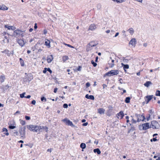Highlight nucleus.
<instances>
[{
	"label": "nucleus",
	"mask_w": 160,
	"mask_h": 160,
	"mask_svg": "<svg viewBox=\"0 0 160 160\" xmlns=\"http://www.w3.org/2000/svg\"><path fill=\"white\" fill-rule=\"evenodd\" d=\"M119 73V71L117 70H114L108 72L106 74V75L109 77L116 75Z\"/></svg>",
	"instance_id": "obj_1"
},
{
	"label": "nucleus",
	"mask_w": 160,
	"mask_h": 160,
	"mask_svg": "<svg viewBox=\"0 0 160 160\" xmlns=\"http://www.w3.org/2000/svg\"><path fill=\"white\" fill-rule=\"evenodd\" d=\"M149 128H150V126L149 123H146L142 124V125L139 126V128L140 129H142L144 130H146Z\"/></svg>",
	"instance_id": "obj_2"
},
{
	"label": "nucleus",
	"mask_w": 160,
	"mask_h": 160,
	"mask_svg": "<svg viewBox=\"0 0 160 160\" xmlns=\"http://www.w3.org/2000/svg\"><path fill=\"white\" fill-rule=\"evenodd\" d=\"M62 121L68 125H69L73 128H78L76 126L73 124L71 121L67 118H65L64 119H63Z\"/></svg>",
	"instance_id": "obj_3"
},
{
	"label": "nucleus",
	"mask_w": 160,
	"mask_h": 160,
	"mask_svg": "<svg viewBox=\"0 0 160 160\" xmlns=\"http://www.w3.org/2000/svg\"><path fill=\"white\" fill-rule=\"evenodd\" d=\"M158 123L157 122L155 121H153L151 122V124L150 125V128H158Z\"/></svg>",
	"instance_id": "obj_4"
},
{
	"label": "nucleus",
	"mask_w": 160,
	"mask_h": 160,
	"mask_svg": "<svg viewBox=\"0 0 160 160\" xmlns=\"http://www.w3.org/2000/svg\"><path fill=\"white\" fill-rule=\"evenodd\" d=\"M136 43V40L135 38L132 39L129 42V44L135 47Z\"/></svg>",
	"instance_id": "obj_5"
},
{
	"label": "nucleus",
	"mask_w": 160,
	"mask_h": 160,
	"mask_svg": "<svg viewBox=\"0 0 160 160\" xmlns=\"http://www.w3.org/2000/svg\"><path fill=\"white\" fill-rule=\"evenodd\" d=\"M32 128H34L35 129V132H40V129L41 128V126H31Z\"/></svg>",
	"instance_id": "obj_6"
},
{
	"label": "nucleus",
	"mask_w": 160,
	"mask_h": 160,
	"mask_svg": "<svg viewBox=\"0 0 160 160\" xmlns=\"http://www.w3.org/2000/svg\"><path fill=\"white\" fill-rule=\"evenodd\" d=\"M96 28L97 27L96 26V25L95 24H91L89 26L88 30L93 31L95 30L96 29Z\"/></svg>",
	"instance_id": "obj_7"
},
{
	"label": "nucleus",
	"mask_w": 160,
	"mask_h": 160,
	"mask_svg": "<svg viewBox=\"0 0 160 160\" xmlns=\"http://www.w3.org/2000/svg\"><path fill=\"white\" fill-rule=\"evenodd\" d=\"M145 118L144 116L143 115H139L138 116V118L137 120V122H139L141 121H143L144 120Z\"/></svg>",
	"instance_id": "obj_8"
},
{
	"label": "nucleus",
	"mask_w": 160,
	"mask_h": 160,
	"mask_svg": "<svg viewBox=\"0 0 160 160\" xmlns=\"http://www.w3.org/2000/svg\"><path fill=\"white\" fill-rule=\"evenodd\" d=\"M88 44L89 46H90L91 47H92L96 46L98 44V43L97 42L92 41L90 42Z\"/></svg>",
	"instance_id": "obj_9"
},
{
	"label": "nucleus",
	"mask_w": 160,
	"mask_h": 160,
	"mask_svg": "<svg viewBox=\"0 0 160 160\" xmlns=\"http://www.w3.org/2000/svg\"><path fill=\"white\" fill-rule=\"evenodd\" d=\"M53 58L52 55H48L47 56V61L48 63H50L53 60Z\"/></svg>",
	"instance_id": "obj_10"
},
{
	"label": "nucleus",
	"mask_w": 160,
	"mask_h": 160,
	"mask_svg": "<svg viewBox=\"0 0 160 160\" xmlns=\"http://www.w3.org/2000/svg\"><path fill=\"white\" fill-rule=\"evenodd\" d=\"M6 79L5 76L4 74H2L0 76V84L2 83L5 81Z\"/></svg>",
	"instance_id": "obj_11"
},
{
	"label": "nucleus",
	"mask_w": 160,
	"mask_h": 160,
	"mask_svg": "<svg viewBox=\"0 0 160 160\" xmlns=\"http://www.w3.org/2000/svg\"><path fill=\"white\" fill-rule=\"evenodd\" d=\"M153 98V95H149V96H147L145 97V99L146 98L147 99V101L146 103H148L149 101L151 100Z\"/></svg>",
	"instance_id": "obj_12"
},
{
	"label": "nucleus",
	"mask_w": 160,
	"mask_h": 160,
	"mask_svg": "<svg viewBox=\"0 0 160 160\" xmlns=\"http://www.w3.org/2000/svg\"><path fill=\"white\" fill-rule=\"evenodd\" d=\"M124 116V114L122 111L120 112L118 114L117 117L118 118H120L121 119H122Z\"/></svg>",
	"instance_id": "obj_13"
},
{
	"label": "nucleus",
	"mask_w": 160,
	"mask_h": 160,
	"mask_svg": "<svg viewBox=\"0 0 160 160\" xmlns=\"http://www.w3.org/2000/svg\"><path fill=\"white\" fill-rule=\"evenodd\" d=\"M45 45L48 48H50L51 47L50 44V42L49 40H48L47 39H46L45 40Z\"/></svg>",
	"instance_id": "obj_14"
},
{
	"label": "nucleus",
	"mask_w": 160,
	"mask_h": 160,
	"mask_svg": "<svg viewBox=\"0 0 160 160\" xmlns=\"http://www.w3.org/2000/svg\"><path fill=\"white\" fill-rule=\"evenodd\" d=\"M85 98H87L90 99L92 100H94V97L92 95H88L87 94L85 96Z\"/></svg>",
	"instance_id": "obj_15"
},
{
	"label": "nucleus",
	"mask_w": 160,
	"mask_h": 160,
	"mask_svg": "<svg viewBox=\"0 0 160 160\" xmlns=\"http://www.w3.org/2000/svg\"><path fill=\"white\" fill-rule=\"evenodd\" d=\"M22 32L21 31L19 30H15L14 32V34L15 35H21L22 34Z\"/></svg>",
	"instance_id": "obj_16"
},
{
	"label": "nucleus",
	"mask_w": 160,
	"mask_h": 160,
	"mask_svg": "<svg viewBox=\"0 0 160 160\" xmlns=\"http://www.w3.org/2000/svg\"><path fill=\"white\" fill-rule=\"evenodd\" d=\"M121 65H122V66L123 67V69L125 71V72H126V69L129 68V65L128 64H124L122 63H121Z\"/></svg>",
	"instance_id": "obj_17"
},
{
	"label": "nucleus",
	"mask_w": 160,
	"mask_h": 160,
	"mask_svg": "<svg viewBox=\"0 0 160 160\" xmlns=\"http://www.w3.org/2000/svg\"><path fill=\"white\" fill-rule=\"evenodd\" d=\"M98 113L100 114H104L105 110L102 108H100L98 109Z\"/></svg>",
	"instance_id": "obj_18"
},
{
	"label": "nucleus",
	"mask_w": 160,
	"mask_h": 160,
	"mask_svg": "<svg viewBox=\"0 0 160 160\" xmlns=\"http://www.w3.org/2000/svg\"><path fill=\"white\" fill-rule=\"evenodd\" d=\"M2 53H5L7 54V55L8 56H10L11 54V52H9V51L8 50H5L3 51L2 52Z\"/></svg>",
	"instance_id": "obj_19"
},
{
	"label": "nucleus",
	"mask_w": 160,
	"mask_h": 160,
	"mask_svg": "<svg viewBox=\"0 0 160 160\" xmlns=\"http://www.w3.org/2000/svg\"><path fill=\"white\" fill-rule=\"evenodd\" d=\"M5 28H8V29L9 30L12 29L13 30L15 29V28L14 27H13L12 26H10L8 25H5Z\"/></svg>",
	"instance_id": "obj_20"
},
{
	"label": "nucleus",
	"mask_w": 160,
	"mask_h": 160,
	"mask_svg": "<svg viewBox=\"0 0 160 160\" xmlns=\"http://www.w3.org/2000/svg\"><path fill=\"white\" fill-rule=\"evenodd\" d=\"M18 43L21 47L23 46V45L24 44V41L23 40H21V39L19 40L18 41Z\"/></svg>",
	"instance_id": "obj_21"
},
{
	"label": "nucleus",
	"mask_w": 160,
	"mask_h": 160,
	"mask_svg": "<svg viewBox=\"0 0 160 160\" xmlns=\"http://www.w3.org/2000/svg\"><path fill=\"white\" fill-rule=\"evenodd\" d=\"M131 117L132 118V119H131V121L132 123H129V124L130 126H132L133 125V123H136L137 122V121L135 120H134L133 119V117L132 116H131Z\"/></svg>",
	"instance_id": "obj_22"
},
{
	"label": "nucleus",
	"mask_w": 160,
	"mask_h": 160,
	"mask_svg": "<svg viewBox=\"0 0 160 160\" xmlns=\"http://www.w3.org/2000/svg\"><path fill=\"white\" fill-rule=\"evenodd\" d=\"M2 132H3V133L7 136L9 134V133L8 132V130L5 128H3L2 129Z\"/></svg>",
	"instance_id": "obj_23"
},
{
	"label": "nucleus",
	"mask_w": 160,
	"mask_h": 160,
	"mask_svg": "<svg viewBox=\"0 0 160 160\" xmlns=\"http://www.w3.org/2000/svg\"><path fill=\"white\" fill-rule=\"evenodd\" d=\"M41 128L40 129V132L45 131L47 132L48 131V128L46 127L41 126Z\"/></svg>",
	"instance_id": "obj_24"
},
{
	"label": "nucleus",
	"mask_w": 160,
	"mask_h": 160,
	"mask_svg": "<svg viewBox=\"0 0 160 160\" xmlns=\"http://www.w3.org/2000/svg\"><path fill=\"white\" fill-rule=\"evenodd\" d=\"M8 8L5 5H2L0 6V10H7Z\"/></svg>",
	"instance_id": "obj_25"
},
{
	"label": "nucleus",
	"mask_w": 160,
	"mask_h": 160,
	"mask_svg": "<svg viewBox=\"0 0 160 160\" xmlns=\"http://www.w3.org/2000/svg\"><path fill=\"white\" fill-rule=\"evenodd\" d=\"M31 126H35V125H29L27 126V127L28 128L30 131L33 132H35V129H34V128H32L31 127H30Z\"/></svg>",
	"instance_id": "obj_26"
},
{
	"label": "nucleus",
	"mask_w": 160,
	"mask_h": 160,
	"mask_svg": "<svg viewBox=\"0 0 160 160\" xmlns=\"http://www.w3.org/2000/svg\"><path fill=\"white\" fill-rule=\"evenodd\" d=\"M93 152L95 153H97L98 154H100L101 153V151L98 148L94 149Z\"/></svg>",
	"instance_id": "obj_27"
},
{
	"label": "nucleus",
	"mask_w": 160,
	"mask_h": 160,
	"mask_svg": "<svg viewBox=\"0 0 160 160\" xmlns=\"http://www.w3.org/2000/svg\"><path fill=\"white\" fill-rule=\"evenodd\" d=\"M152 84V82L150 81H147L144 84V85L145 86L148 87Z\"/></svg>",
	"instance_id": "obj_28"
},
{
	"label": "nucleus",
	"mask_w": 160,
	"mask_h": 160,
	"mask_svg": "<svg viewBox=\"0 0 160 160\" xmlns=\"http://www.w3.org/2000/svg\"><path fill=\"white\" fill-rule=\"evenodd\" d=\"M92 47H91L90 46H89V44L87 45V48H86V51H89L90 50H91L92 49Z\"/></svg>",
	"instance_id": "obj_29"
},
{
	"label": "nucleus",
	"mask_w": 160,
	"mask_h": 160,
	"mask_svg": "<svg viewBox=\"0 0 160 160\" xmlns=\"http://www.w3.org/2000/svg\"><path fill=\"white\" fill-rule=\"evenodd\" d=\"M86 146L85 143H82L80 145V147L82 149H84L86 148Z\"/></svg>",
	"instance_id": "obj_30"
},
{
	"label": "nucleus",
	"mask_w": 160,
	"mask_h": 160,
	"mask_svg": "<svg viewBox=\"0 0 160 160\" xmlns=\"http://www.w3.org/2000/svg\"><path fill=\"white\" fill-rule=\"evenodd\" d=\"M22 134H21V137L22 138L21 139H23L24 138H25V131L23 130L22 131Z\"/></svg>",
	"instance_id": "obj_31"
},
{
	"label": "nucleus",
	"mask_w": 160,
	"mask_h": 160,
	"mask_svg": "<svg viewBox=\"0 0 160 160\" xmlns=\"http://www.w3.org/2000/svg\"><path fill=\"white\" fill-rule=\"evenodd\" d=\"M19 61L21 66H23L24 65V63L23 60L22 59V58H19Z\"/></svg>",
	"instance_id": "obj_32"
},
{
	"label": "nucleus",
	"mask_w": 160,
	"mask_h": 160,
	"mask_svg": "<svg viewBox=\"0 0 160 160\" xmlns=\"http://www.w3.org/2000/svg\"><path fill=\"white\" fill-rule=\"evenodd\" d=\"M129 32L132 35L134 32L133 29L132 28H131L128 30Z\"/></svg>",
	"instance_id": "obj_33"
},
{
	"label": "nucleus",
	"mask_w": 160,
	"mask_h": 160,
	"mask_svg": "<svg viewBox=\"0 0 160 160\" xmlns=\"http://www.w3.org/2000/svg\"><path fill=\"white\" fill-rule=\"evenodd\" d=\"M130 98L129 97H127L125 100V102L126 103H128L130 102Z\"/></svg>",
	"instance_id": "obj_34"
},
{
	"label": "nucleus",
	"mask_w": 160,
	"mask_h": 160,
	"mask_svg": "<svg viewBox=\"0 0 160 160\" xmlns=\"http://www.w3.org/2000/svg\"><path fill=\"white\" fill-rule=\"evenodd\" d=\"M110 58L111 60V62H112V63H111L110 64H111L110 67L111 68H112L114 66V59H112L111 57H110Z\"/></svg>",
	"instance_id": "obj_35"
},
{
	"label": "nucleus",
	"mask_w": 160,
	"mask_h": 160,
	"mask_svg": "<svg viewBox=\"0 0 160 160\" xmlns=\"http://www.w3.org/2000/svg\"><path fill=\"white\" fill-rule=\"evenodd\" d=\"M62 59H63V62H65L66 60H67L68 59V56H65L62 57Z\"/></svg>",
	"instance_id": "obj_36"
},
{
	"label": "nucleus",
	"mask_w": 160,
	"mask_h": 160,
	"mask_svg": "<svg viewBox=\"0 0 160 160\" xmlns=\"http://www.w3.org/2000/svg\"><path fill=\"white\" fill-rule=\"evenodd\" d=\"M112 1L117 2V3H121L124 1V0H112Z\"/></svg>",
	"instance_id": "obj_37"
},
{
	"label": "nucleus",
	"mask_w": 160,
	"mask_h": 160,
	"mask_svg": "<svg viewBox=\"0 0 160 160\" xmlns=\"http://www.w3.org/2000/svg\"><path fill=\"white\" fill-rule=\"evenodd\" d=\"M155 94L157 96H160V91L159 90L157 91Z\"/></svg>",
	"instance_id": "obj_38"
},
{
	"label": "nucleus",
	"mask_w": 160,
	"mask_h": 160,
	"mask_svg": "<svg viewBox=\"0 0 160 160\" xmlns=\"http://www.w3.org/2000/svg\"><path fill=\"white\" fill-rule=\"evenodd\" d=\"M91 63L93 65L94 67H96L97 65V64L94 62L93 60L91 61Z\"/></svg>",
	"instance_id": "obj_39"
},
{
	"label": "nucleus",
	"mask_w": 160,
	"mask_h": 160,
	"mask_svg": "<svg viewBox=\"0 0 160 160\" xmlns=\"http://www.w3.org/2000/svg\"><path fill=\"white\" fill-rule=\"evenodd\" d=\"M20 123L22 125H24L25 124V122L23 120H20Z\"/></svg>",
	"instance_id": "obj_40"
},
{
	"label": "nucleus",
	"mask_w": 160,
	"mask_h": 160,
	"mask_svg": "<svg viewBox=\"0 0 160 160\" xmlns=\"http://www.w3.org/2000/svg\"><path fill=\"white\" fill-rule=\"evenodd\" d=\"M25 92H23V93L20 94V97L21 98H22L24 97H25L24 96V95L25 94Z\"/></svg>",
	"instance_id": "obj_41"
},
{
	"label": "nucleus",
	"mask_w": 160,
	"mask_h": 160,
	"mask_svg": "<svg viewBox=\"0 0 160 160\" xmlns=\"http://www.w3.org/2000/svg\"><path fill=\"white\" fill-rule=\"evenodd\" d=\"M16 128V127L14 126L10 125L9 126V128L10 129H13Z\"/></svg>",
	"instance_id": "obj_42"
},
{
	"label": "nucleus",
	"mask_w": 160,
	"mask_h": 160,
	"mask_svg": "<svg viewBox=\"0 0 160 160\" xmlns=\"http://www.w3.org/2000/svg\"><path fill=\"white\" fill-rule=\"evenodd\" d=\"M129 117L128 116H127L126 117V119H127V123H128L129 122Z\"/></svg>",
	"instance_id": "obj_43"
},
{
	"label": "nucleus",
	"mask_w": 160,
	"mask_h": 160,
	"mask_svg": "<svg viewBox=\"0 0 160 160\" xmlns=\"http://www.w3.org/2000/svg\"><path fill=\"white\" fill-rule=\"evenodd\" d=\"M44 100H45V102H46V98L44 97H42L41 98V100L42 101H43Z\"/></svg>",
	"instance_id": "obj_44"
},
{
	"label": "nucleus",
	"mask_w": 160,
	"mask_h": 160,
	"mask_svg": "<svg viewBox=\"0 0 160 160\" xmlns=\"http://www.w3.org/2000/svg\"><path fill=\"white\" fill-rule=\"evenodd\" d=\"M68 107V105L66 103L64 104L63 105V107L64 108H67Z\"/></svg>",
	"instance_id": "obj_45"
},
{
	"label": "nucleus",
	"mask_w": 160,
	"mask_h": 160,
	"mask_svg": "<svg viewBox=\"0 0 160 160\" xmlns=\"http://www.w3.org/2000/svg\"><path fill=\"white\" fill-rule=\"evenodd\" d=\"M25 118L27 120H29L30 119V117L29 116H25Z\"/></svg>",
	"instance_id": "obj_46"
},
{
	"label": "nucleus",
	"mask_w": 160,
	"mask_h": 160,
	"mask_svg": "<svg viewBox=\"0 0 160 160\" xmlns=\"http://www.w3.org/2000/svg\"><path fill=\"white\" fill-rule=\"evenodd\" d=\"M86 85L87 87H89L90 85V84L89 82H87L86 84Z\"/></svg>",
	"instance_id": "obj_47"
},
{
	"label": "nucleus",
	"mask_w": 160,
	"mask_h": 160,
	"mask_svg": "<svg viewBox=\"0 0 160 160\" xmlns=\"http://www.w3.org/2000/svg\"><path fill=\"white\" fill-rule=\"evenodd\" d=\"M82 67L80 66H79L77 70L78 71H81V70Z\"/></svg>",
	"instance_id": "obj_48"
},
{
	"label": "nucleus",
	"mask_w": 160,
	"mask_h": 160,
	"mask_svg": "<svg viewBox=\"0 0 160 160\" xmlns=\"http://www.w3.org/2000/svg\"><path fill=\"white\" fill-rule=\"evenodd\" d=\"M47 71V68H44V70H43V72L44 73H45Z\"/></svg>",
	"instance_id": "obj_49"
},
{
	"label": "nucleus",
	"mask_w": 160,
	"mask_h": 160,
	"mask_svg": "<svg viewBox=\"0 0 160 160\" xmlns=\"http://www.w3.org/2000/svg\"><path fill=\"white\" fill-rule=\"evenodd\" d=\"M47 71H48L50 73H52V70L50 69V68H47Z\"/></svg>",
	"instance_id": "obj_50"
},
{
	"label": "nucleus",
	"mask_w": 160,
	"mask_h": 160,
	"mask_svg": "<svg viewBox=\"0 0 160 160\" xmlns=\"http://www.w3.org/2000/svg\"><path fill=\"white\" fill-rule=\"evenodd\" d=\"M36 101L35 100H33L32 101L31 103H32V104L33 105H35V104L36 103Z\"/></svg>",
	"instance_id": "obj_51"
},
{
	"label": "nucleus",
	"mask_w": 160,
	"mask_h": 160,
	"mask_svg": "<svg viewBox=\"0 0 160 160\" xmlns=\"http://www.w3.org/2000/svg\"><path fill=\"white\" fill-rule=\"evenodd\" d=\"M57 90H58V88H55L54 89V93H56L57 91Z\"/></svg>",
	"instance_id": "obj_52"
},
{
	"label": "nucleus",
	"mask_w": 160,
	"mask_h": 160,
	"mask_svg": "<svg viewBox=\"0 0 160 160\" xmlns=\"http://www.w3.org/2000/svg\"><path fill=\"white\" fill-rule=\"evenodd\" d=\"M67 46H68V47H70L71 48H74V47L73 46H71L69 44H68V45H67Z\"/></svg>",
	"instance_id": "obj_53"
},
{
	"label": "nucleus",
	"mask_w": 160,
	"mask_h": 160,
	"mask_svg": "<svg viewBox=\"0 0 160 160\" xmlns=\"http://www.w3.org/2000/svg\"><path fill=\"white\" fill-rule=\"evenodd\" d=\"M88 124V122H86V123H83V124H82V126H86Z\"/></svg>",
	"instance_id": "obj_54"
},
{
	"label": "nucleus",
	"mask_w": 160,
	"mask_h": 160,
	"mask_svg": "<svg viewBox=\"0 0 160 160\" xmlns=\"http://www.w3.org/2000/svg\"><path fill=\"white\" fill-rule=\"evenodd\" d=\"M28 146L30 148H32L33 146V144H28Z\"/></svg>",
	"instance_id": "obj_55"
},
{
	"label": "nucleus",
	"mask_w": 160,
	"mask_h": 160,
	"mask_svg": "<svg viewBox=\"0 0 160 160\" xmlns=\"http://www.w3.org/2000/svg\"><path fill=\"white\" fill-rule=\"evenodd\" d=\"M119 32H117L115 35L114 36V37H117L118 35H119Z\"/></svg>",
	"instance_id": "obj_56"
},
{
	"label": "nucleus",
	"mask_w": 160,
	"mask_h": 160,
	"mask_svg": "<svg viewBox=\"0 0 160 160\" xmlns=\"http://www.w3.org/2000/svg\"><path fill=\"white\" fill-rule=\"evenodd\" d=\"M34 28L35 29H36L37 28V26L36 23H35L34 25Z\"/></svg>",
	"instance_id": "obj_57"
},
{
	"label": "nucleus",
	"mask_w": 160,
	"mask_h": 160,
	"mask_svg": "<svg viewBox=\"0 0 160 160\" xmlns=\"http://www.w3.org/2000/svg\"><path fill=\"white\" fill-rule=\"evenodd\" d=\"M31 96L29 95L27 96V97H25V98H29Z\"/></svg>",
	"instance_id": "obj_58"
},
{
	"label": "nucleus",
	"mask_w": 160,
	"mask_h": 160,
	"mask_svg": "<svg viewBox=\"0 0 160 160\" xmlns=\"http://www.w3.org/2000/svg\"><path fill=\"white\" fill-rule=\"evenodd\" d=\"M122 78H120L119 79V81L120 82V83L121 84H122V82H121L122 81Z\"/></svg>",
	"instance_id": "obj_59"
},
{
	"label": "nucleus",
	"mask_w": 160,
	"mask_h": 160,
	"mask_svg": "<svg viewBox=\"0 0 160 160\" xmlns=\"http://www.w3.org/2000/svg\"><path fill=\"white\" fill-rule=\"evenodd\" d=\"M122 90H123V92L122 93V94H123L124 93H125L126 92V90H125L123 89Z\"/></svg>",
	"instance_id": "obj_60"
},
{
	"label": "nucleus",
	"mask_w": 160,
	"mask_h": 160,
	"mask_svg": "<svg viewBox=\"0 0 160 160\" xmlns=\"http://www.w3.org/2000/svg\"><path fill=\"white\" fill-rule=\"evenodd\" d=\"M31 51L29 50H28L27 51V52L28 54L30 53L31 52Z\"/></svg>",
	"instance_id": "obj_61"
},
{
	"label": "nucleus",
	"mask_w": 160,
	"mask_h": 160,
	"mask_svg": "<svg viewBox=\"0 0 160 160\" xmlns=\"http://www.w3.org/2000/svg\"><path fill=\"white\" fill-rule=\"evenodd\" d=\"M106 32L107 33H109L110 32V30H107L106 31Z\"/></svg>",
	"instance_id": "obj_62"
},
{
	"label": "nucleus",
	"mask_w": 160,
	"mask_h": 160,
	"mask_svg": "<svg viewBox=\"0 0 160 160\" xmlns=\"http://www.w3.org/2000/svg\"><path fill=\"white\" fill-rule=\"evenodd\" d=\"M98 56L96 57V58L95 61L97 62L98 59Z\"/></svg>",
	"instance_id": "obj_63"
},
{
	"label": "nucleus",
	"mask_w": 160,
	"mask_h": 160,
	"mask_svg": "<svg viewBox=\"0 0 160 160\" xmlns=\"http://www.w3.org/2000/svg\"><path fill=\"white\" fill-rule=\"evenodd\" d=\"M33 30L32 28H31L29 29V31L30 32H32Z\"/></svg>",
	"instance_id": "obj_64"
}]
</instances>
